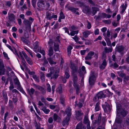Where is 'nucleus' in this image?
I'll list each match as a JSON object with an SVG mask.
<instances>
[{
  "label": "nucleus",
  "instance_id": "052dcab7",
  "mask_svg": "<svg viewBox=\"0 0 129 129\" xmlns=\"http://www.w3.org/2000/svg\"><path fill=\"white\" fill-rule=\"evenodd\" d=\"M24 49L29 54L31 55V56L32 57H33V53L32 52V51L31 50H28L25 48H24Z\"/></svg>",
  "mask_w": 129,
  "mask_h": 129
},
{
  "label": "nucleus",
  "instance_id": "9b49d317",
  "mask_svg": "<svg viewBox=\"0 0 129 129\" xmlns=\"http://www.w3.org/2000/svg\"><path fill=\"white\" fill-rule=\"evenodd\" d=\"M124 47L122 45L117 46L115 48V51L121 53V55H123V52L124 51Z\"/></svg>",
  "mask_w": 129,
  "mask_h": 129
},
{
  "label": "nucleus",
  "instance_id": "ddd939ff",
  "mask_svg": "<svg viewBox=\"0 0 129 129\" xmlns=\"http://www.w3.org/2000/svg\"><path fill=\"white\" fill-rule=\"evenodd\" d=\"M41 92L42 94L44 95L46 93V89L42 86L39 85H37L36 84L34 85Z\"/></svg>",
  "mask_w": 129,
  "mask_h": 129
},
{
  "label": "nucleus",
  "instance_id": "e433bc0d",
  "mask_svg": "<svg viewBox=\"0 0 129 129\" xmlns=\"http://www.w3.org/2000/svg\"><path fill=\"white\" fill-rule=\"evenodd\" d=\"M48 61H49V63L50 64H55L56 62H54L53 60V59L51 57H49L47 58Z\"/></svg>",
  "mask_w": 129,
  "mask_h": 129
},
{
  "label": "nucleus",
  "instance_id": "338daca9",
  "mask_svg": "<svg viewBox=\"0 0 129 129\" xmlns=\"http://www.w3.org/2000/svg\"><path fill=\"white\" fill-rule=\"evenodd\" d=\"M113 66L114 68H118V65L115 62L113 64H112L111 66Z\"/></svg>",
  "mask_w": 129,
  "mask_h": 129
},
{
  "label": "nucleus",
  "instance_id": "f257e3e1",
  "mask_svg": "<svg viewBox=\"0 0 129 129\" xmlns=\"http://www.w3.org/2000/svg\"><path fill=\"white\" fill-rule=\"evenodd\" d=\"M49 70L50 72L47 74V77L49 78L50 77L51 79H56L59 76V70L57 69L55 71L54 67L50 68Z\"/></svg>",
  "mask_w": 129,
  "mask_h": 129
},
{
  "label": "nucleus",
  "instance_id": "c85d7f7f",
  "mask_svg": "<svg viewBox=\"0 0 129 129\" xmlns=\"http://www.w3.org/2000/svg\"><path fill=\"white\" fill-rule=\"evenodd\" d=\"M74 87L76 89V93L77 94H78L80 92V86L79 85H73Z\"/></svg>",
  "mask_w": 129,
  "mask_h": 129
},
{
  "label": "nucleus",
  "instance_id": "0e129e2a",
  "mask_svg": "<svg viewBox=\"0 0 129 129\" xmlns=\"http://www.w3.org/2000/svg\"><path fill=\"white\" fill-rule=\"evenodd\" d=\"M11 85L9 86V88L10 90H12L14 88V87L13 83H11Z\"/></svg>",
  "mask_w": 129,
  "mask_h": 129
},
{
  "label": "nucleus",
  "instance_id": "9d476101",
  "mask_svg": "<svg viewBox=\"0 0 129 129\" xmlns=\"http://www.w3.org/2000/svg\"><path fill=\"white\" fill-rule=\"evenodd\" d=\"M95 81V77L93 74L90 75L89 78V85L92 86L94 84Z\"/></svg>",
  "mask_w": 129,
  "mask_h": 129
},
{
  "label": "nucleus",
  "instance_id": "3c124183",
  "mask_svg": "<svg viewBox=\"0 0 129 129\" xmlns=\"http://www.w3.org/2000/svg\"><path fill=\"white\" fill-rule=\"evenodd\" d=\"M50 4H51V3H50L47 1L46 2L45 4V9H48L50 6Z\"/></svg>",
  "mask_w": 129,
  "mask_h": 129
},
{
  "label": "nucleus",
  "instance_id": "c9c22d12",
  "mask_svg": "<svg viewBox=\"0 0 129 129\" xmlns=\"http://www.w3.org/2000/svg\"><path fill=\"white\" fill-rule=\"evenodd\" d=\"M83 123L85 124L90 123V122L88 119V117L86 116H85L84 119Z\"/></svg>",
  "mask_w": 129,
  "mask_h": 129
},
{
  "label": "nucleus",
  "instance_id": "39448f33",
  "mask_svg": "<svg viewBox=\"0 0 129 129\" xmlns=\"http://www.w3.org/2000/svg\"><path fill=\"white\" fill-rule=\"evenodd\" d=\"M76 117L77 119L79 120L80 121L82 119L83 113L80 110L76 111Z\"/></svg>",
  "mask_w": 129,
  "mask_h": 129
},
{
  "label": "nucleus",
  "instance_id": "6e6552de",
  "mask_svg": "<svg viewBox=\"0 0 129 129\" xmlns=\"http://www.w3.org/2000/svg\"><path fill=\"white\" fill-rule=\"evenodd\" d=\"M8 21L13 23H15V16L13 13L8 14Z\"/></svg>",
  "mask_w": 129,
  "mask_h": 129
},
{
  "label": "nucleus",
  "instance_id": "f704fd0d",
  "mask_svg": "<svg viewBox=\"0 0 129 129\" xmlns=\"http://www.w3.org/2000/svg\"><path fill=\"white\" fill-rule=\"evenodd\" d=\"M105 40L106 41L107 45L108 46H111V43L109 38H104Z\"/></svg>",
  "mask_w": 129,
  "mask_h": 129
},
{
  "label": "nucleus",
  "instance_id": "0eeeda50",
  "mask_svg": "<svg viewBox=\"0 0 129 129\" xmlns=\"http://www.w3.org/2000/svg\"><path fill=\"white\" fill-rule=\"evenodd\" d=\"M37 5L38 7L41 9H45V2L44 0H39Z\"/></svg>",
  "mask_w": 129,
  "mask_h": 129
},
{
  "label": "nucleus",
  "instance_id": "864d4df0",
  "mask_svg": "<svg viewBox=\"0 0 129 129\" xmlns=\"http://www.w3.org/2000/svg\"><path fill=\"white\" fill-rule=\"evenodd\" d=\"M33 78L35 79V81L37 82H39V77H37L36 75H33Z\"/></svg>",
  "mask_w": 129,
  "mask_h": 129
},
{
  "label": "nucleus",
  "instance_id": "69168bd1",
  "mask_svg": "<svg viewBox=\"0 0 129 129\" xmlns=\"http://www.w3.org/2000/svg\"><path fill=\"white\" fill-rule=\"evenodd\" d=\"M129 80V76H125L123 78V81H126Z\"/></svg>",
  "mask_w": 129,
  "mask_h": 129
},
{
  "label": "nucleus",
  "instance_id": "393cba45",
  "mask_svg": "<svg viewBox=\"0 0 129 129\" xmlns=\"http://www.w3.org/2000/svg\"><path fill=\"white\" fill-rule=\"evenodd\" d=\"M92 15L93 16L95 15L97 12L99 10V9L97 7H92Z\"/></svg>",
  "mask_w": 129,
  "mask_h": 129
},
{
  "label": "nucleus",
  "instance_id": "dca6fc26",
  "mask_svg": "<svg viewBox=\"0 0 129 129\" xmlns=\"http://www.w3.org/2000/svg\"><path fill=\"white\" fill-rule=\"evenodd\" d=\"M94 53L93 51L90 52L85 57V59L87 60L91 59L92 58V56L94 54Z\"/></svg>",
  "mask_w": 129,
  "mask_h": 129
},
{
  "label": "nucleus",
  "instance_id": "6e6d98bb",
  "mask_svg": "<svg viewBox=\"0 0 129 129\" xmlns=\"http://www.w3.org/2000/svg\"><path fill=\"white\" fill-rule=\"evenodd\" d=\"M101 115L100 114H99L98 117V120L97 121V123L99 125L100 124V123L101 122Z\"/></svg>",
  "mask_w": 129,
  "mask_h": 129
},
{
  "label": "nucleus",
  "instance_id": "f3484780",
  "mask_svg": "<svg viewBox=\"0 0 129 129\" xmlns=\"http://www.w3.org/2000/svg\"><path fill=\"white\" fill-rule=\"evenodd\" d=\"M73 76V81L74 83L73 85H78L77 83V82L78 80V78L77 75L75 74H71Z\"/></svg>",
  "mask_w": 129,
  "mask_h": 129
},
{
  "label": "nucleus",
  "instance_id": "473e14b6",
  "mask_svg": "<svg viewBox=\"0 0 129 129\" xmlns=\"http://www.w3.org/2000/svg\"><path fill=\"white\" fill-rule=\"evenodd\" d=\"M122 119L120 116L116 117L115 119V122L118 123L120 124L121 123Z\"/></svg>",
  "mask_w": 129,
  "mask_h": 129
},
{
  "label": "nucleus",
  "instance_id": "a19ab883",
  "mask_svg": "<svg viewBox=\"0 0 129 129\" xmlns=\"http://www.w3.org/2000/svg\"><path fill=\"white\" fill-rule=\"evenodd\" d=\"M34 50L35 52H36V49L38 47V42H36L34 43Z\"/></svg>",
  "mask_w": 129,
  "mask_h": 129
},
{
  "label": "nucleus",
  "instance_id": "c03bdc74",
  "mask_svg": "<svg viewBox=\"0 0 129 129\" xmlns=\"http://www.w3.org/2000/svg\"><path fill=\"white\" fill-rule=\"evenodd\" d=\"M117 74L119 75L120 77H123L126 76L125 74L124 73H122L120 72H118Z\"/></svg>",
  "mask_w": 129,
  "mask_h": 129
},
{
  "label": "nucleus",
  "instance_id": "aec40b11",
  "mask_svg": "<svg viewBox=\"0 0 129 129\" xmlns=\"http://www.w3.org/2000/svg\"><path fill=\"white\" fill-rule=\"evenodd\" d=\"M70 118L69 117L67 116L66 118H64L63 120L62 123L63 126L66 125H68L69 124L68 122L69 121Z\"/></svg>",
  "mask_w": 129,
  "mask_h": 129
},
{
  "label": "nucleus",
  "instance_id": "5701e85b",
  "mask_svg": "<svg viewBox=\"0 0 129 129\" xmlns=\"http://www.w3.org/2000/svg\"><path fill=\"white\" fill-rule=\"evenodd\" d=\"M105 38H110L111 35L110 31L109 29L107 30L106 33H104L103 34Z\"/></svg>",
  "mask_w": 129,
  "mask_h": 129
},
{
  "label": "nucleus",
  "instance_id": "6ab92c4d",
  "mask_svg": "<svg viewBox=\"0 0 129 129\" xmlns=\"http://www.w3.org/2000/svg\"><path fill=\"white\" fill-rule=\"evenodd\" d=\"M75 129H86V127L81 122L79 123L77 125Z\"/></svg>",
  "mask_w": 129,
  "mask_h": 129
},
{
  "label": "nucleus",
  "instance_id": "4d7b16f0",
  "mask_svg": "<svg viewBox=\"0 0 129 129\" xmlns=\"http://www.w3.org/2000/svg\"><path fill=\"white\" fill-rule=\"evenodd\" d=\"M103 21L104 23L107 24H110L111 23V21L110 20H103Z\"/></svg>",
  "mask_w": 129,
  "mask_h": 129
},
{
  "label": "nucleus",
  "instance_id": "8fccbe9b",
  "mask_svg": "<svg viewBox=\"0 0 129 129\" xmlns=\"http://www.w3.org/2000/svg\"><path fill=\"white\" fill-rule=\"evenodd\" d=\"M44 112L46 114H48L50 110L48 109H46L44 107L42 109Z\"/></svg>",
  "mask_w": 129,
  "mask_h": 129
},
{
  "label": "nucleus",
  "instance_id": "7c9ffc66",
  "mask_svg": "<svg viewBox=\"0 0 129 129\" xmlns=\"http://www.w3.org/2000/svg\"><path fill=\"white\" fill-rule=\"evenodd\" d=\"M53 50L52 47H50L49 48L48 51V55L50 57L53 54Z\"/></svg>",
  "mask_w": 129,
  "mask_h": 129
},
{
  "label": "nucleus",
  "instance_id": "a18cd8bd",
  "mask_svg": "<svg viewBox=\"0 0 129 129\" xmlns=\"http://www.w3.org/2000/svg\"><path fill=\"white\" fill-rule=\"evenodd\" d=\"M54 50L55 52L59 50V46L58 45L55 44H54Z\"/></svg>",
  "mask_w": 129,
  "mask_h": 129
},
{
  "label": "nucleus",
  "instance_id": "423d86ee",
  "mask_svg": "<svg viewBox=\"0 0 129 129\" xmlns=\"http://www.w3.org/2000/svg\"><path fill=\"white\" fill-rule=\"evenodd\" d=\"M102 107L105 112L109 113L110 112L111 110V107L107 102H105V104L102 106Z\"/></svg>",
  "mask_w": 129,
  "mask_h": 129
},
{
  "label": "nucleus",
  "instance_id": "4c0bfd02",
  "mask_svg": "<svg viewBox=\"0 0 129 129\" xmlns=\"http://www.w3.org/2000/svg\"><path fill=\"white\" fill-rule=\"evenodd\" d=\"M68 9L69 10H71L73 12L75 13L76 11L78 10V9H76L73 7L69 6L68 7Z\"/></svg>",
  "mask_w": 129,
  "mask_h": 129
},
{
  "label": "nucleus",
  "instance_id": "09e8293b",
  "mask_svg": "<svg viewBox=\"0 0 129 129\" xmlns=\"http://www.w3.org/2000/svg\"><path fill=\"white\" fill-rule=\"evenodd\" d=\"M76 3H77V4L79 5V6L81 7H83L84 6V4L82 2L80 1H76Z\"/></svg>",
  "mask_w": 129,
  "mask_h": 129
},
{
  "label": "nucleus",
  "instance_id": "774afa93",
  "mask_svg": "<svg viewBox=\"0 0 129 129\" xmlns=\"http://www.w3.org/2000/svg\"><path fill=\"white\" fill-rule=\"evenodd\" d=\"M58 117V115L56 114H54L53 115V119L54 120L56 121Z\"/></svg>",
  "mask_w": 129,
  "mask_h": 129
},
{
  "label": "nucleus",
  "instance_id": "58836bf2",
  "mask_svg": "<svg viewBox=\"0 0 129 129\" xmlns=\"http://www.w3.org/2000/svg\"><path fill=\"white\" fill-rule=\"evenodd\" d=\"M99 105L100 103L99 102H98L96 104L95 107V110L96 111H98L100 109Z\"/></svg>",
  "mask_w": 129,
  "mask_h": 129
},
{
  "label": "nucleus",
  "instance_id": "13d9d810",
  "mask_svg": "<svg viewBox=\"0 0 129 129\" xmlns=\"http://www.w3.org/2000/svg\"><path fill=\"white\" fill-rule=\"evenodd\" d=\"M47 90L49 92H50L51 91V89L50 85L49 84H47Z\"/></svg>",
  "mask_w": 129,
  "mask_h": 129
},
{
  "label": "nucleus",
  "instance_id": "de8ad7c7",
  "mask_svg": "<svg viewBox=\"0 0 129 129\" xmlns=\"http://www.w3.org/2000/svg\"><path fill=\"white\" fill-rule=\"evenodd\" d=\"M43 65L45 67H46L47 66L49 65V64L48 61L46 59H44Z\"/></svg>",
  "mask_w": 129,
  "mask_h": 129
},
{
  "label": "nucleus",
  "instance_id": "7ed1b4c3",
  "mask_svg": "<svg viewBox=\"0 0 129 129\" xmlns=\"http://www.w3.org/2000/svg\"><path fill=\"white\" fill-rule=\"evenodd\" d=\"M70 67L72 70L71 74H75L77 72L78 67L76 64H75L71 60L70 61Z\"/></svg>",
  "mask_w": 129,
  "mask_h": 129
},
{
  "label": "nucleus",
  "instance_id": "c756f323",
  "mask_svg": "<svg viewBox=\"0 0 129 129\" xmlns=\"http://www.w3.org/2000/svg\"><path fill=\"white\" fill-rule=\"evenodd\" d=\"M127 6V4L126 2L125 3V5L123 4L121 6V7L122 9L121 12V13H123L125 11Z\"/></svg>",
  "mask_w": 129,
  "mask_h": 129
},
{
  "label": "nucleus",
  "instance_id": "49530a36",
  "mask_svg": "<svg viewBox=\"0 0 129 129\" xmlns=\"http://www.w3.org/2000/svg\"><path fill=\"white\" fill-rule=\"evenodd\" d=\"M57 92H58L60 94H61L62 92V87L61 86H60L58 87L57 89Z\"/></svg>",
  "mask_w": 129,
  "mask_h": 129
},
{
  "label": "nucleus",
  "instance_id": "79ce46f5",
  "mask_svg": "<svg viewBox=\"0 0 129 129\" xmlns=\"http://www.w3.org/2000/svg\"><path fill=\"white\" fill-rule=\"evenodd\" d=\"M21 39L22 42L26 44H28L29 41L23 37H21Z\"/></svg>",
  "mask_w": 129,
  "mask_h": 129
},
{
  "label": "nucleus",
  "instance_id": "f8f14e48",
  "mask_svg": "<svg viewBox=\"0 0 129 129\" xmlns=\"http://www.w3.org/2000/svg\"><path fill=\"white\" fill-rule=\"evenodd\" d=\"M22 53L27 63L30 65L32 64L33 62L31 58L27 56L26 54L24 51H22Z\"/></svg>",
  "mask_w": 129,
  "mask_h": 129
},
{
  "label": "nucleus",
  "instance_id": "37998d69",
  "mask_svg": "<svg viewBox=\"0 0 129 129\" xmlns=\"http://www.w3.org/2000/svg\"><path fill=\"white\" fill-rule=\"evenodd\" d=\"M117 116H118V114H119V112L120 111L121 109H122L121 108V107L120 105H119V106L117 105Z\"/></svg>",
  "mask_w": 129,
  "mask_h": 129
},
{
  "label": "nucleus",
  "instance_id": "bf43d9fd",
  "mask_svg": "<svg viewBox=\"0 0 129 129\" xmlns=\"http://www.w3.org/2000/svg\"><path fill=\"white\" fill-rule=\"evenodd\" d=\"M37 0H32V3L33 6L34 8L36 7V1Z\"/></svg>",
  "mask_w": 129,
  "mask_h": 129
},
{
  "label": "nucleus",
  "instance_id": "2eb2a0df",
  "mask_svg": "<svg viewBox=\"0 0 129 129\" xmlns=\"http://www.w3.org/2000/svg\"><path fill=\"white\" fill-rule=\"evenodd\" d=\"M14 82L15 84L16 85L17 87L19 88H20V91L22 92H24L22 89L21 88V86L19 80L17 78L14 79Z\"/></svg>",
  "mask_w": 129,
  "mask_h": 129
},
{
  "label": "nucleus",
  "instance_id": "ea45409f",
  "mask_svg": "<svg viewBox=\"0 0 129 129\" xmlns=\"http://www.w3.org/2000/svg\"><path fill=\"white\" fill-rule=\"evenodd\" d=\"M72 49V47L71 46H69L67 48V50L69 56L71 54V50Z\"/></svg>",
  "mask_w": 129,
  "mask_h": 129
},
{
  "label": "nucleus",
  "instance_id": "e2e57ef3",
  "mask_svg": "<svg viewBox=\"0 0 129 129\" xmlns=\"http://www.w3.org/2000/svg\"><path fill=\"white\" fill-rule=\"evenodd\" d=\"M48 43L50 47H52V46L53 45L52 40L51 39H50L49 41L48 42Z\"/></svg>",
  "mask_w": 129,
  "mask_h": 129
},
{
  "label": "nucleus",
  "instance_id": "20e7f679",
  "mask_svg": "<svg viewBox=\"0 0 129 129\" xmlns=\"http://www.w3.org/2000/svg\"><path fill=\"white\" fill-rule=\"evenodd\" d=\"M23 22L26 26L25 30L26 31L28 30L30 31L31 30V24L32 23V22L26 19L24 20Z\"/></svg>",
  "mask_w": 129,
  "mask_h": 129
},
{
  "label": "nucleus",
  "instance_id": "603ef678",
  "mask_svg": "<svg viewBox=\"0 0 129 129\" xmlns=\"http://www.w3.org/2000/svg\"><path fill=\"white\" fill-rule=\"evenodd\" d=\"M41 78L43 81H44L45 80V76L44 74L42 72H40Z\"/></svg>",
  "mask_w": 129,
  "mask_h": 129
},
{
  "label": "nucleus",
  "instance_id": "a211bd4d",
  "mask_svg": "<svg viewBox=\"0 0 129 129\" xmlns=\"http://www.w3.org/2000/svg\"><path fill=\"white\" fill-rule=\"evenodd\" d=\"M71 109L69 106H68L65 111V112L66 114H67V116L69 117H71L72 113L71 112Z\"/></svg>",
  "mask_w": 129,
  "mask_h": 129
},
{
  "label": "nucleus",
  "instance_id": "f03ea898",
  "mask_svg": "<svg viewBox=\"0 0 129 129\" xmlns=\"http://www.w3.org/2000/svg\"><path fill=\"white\" fill-rule=\"evenodd\" d=\"M46 17L47 20H50L53 18H57V16L54 14V13H52L51 11H47L46 13Z\"/></svg>",
  "mask_w": 129,
  "mask_h": 129
},
{
  "label": "nucleus",
  "instance_id": "b1692460",
  "mask_svg": "<svg viewBox=\"0 0 129 129\" xmlns=\"http://www.w3.org/2000/svg\"><path fill=\"white\" fill-rule=\"evenodd\" d=\"M2 95L4 97L5 101V103L7 104L8 101V98L7 93L6 91H3L2 92Z\"/></svg>",
  "mask_w": 129,
  "mask_h": 129
},
{
  "label": "nucleus",
  "instance_id": "bb28decb",
  "mask_svg": "<svg viewBox=\"0 0 129 129\" xmlns=\"http://www.w3.org/2000/svg\"><path fill=\"white\" fill-rule=\"evenodd\" d=\"M104 51L106 53H109L112 52V48L111 46V47L108 48L107 47H105L104 48Z\"/></svg>",
  "mask_w": 129,
  "mask_h": 129
},
{
  "label": "nucleus",
  "instance_id": "4468645a",
  "mask_svg": "<svg viewBox=\"0 0 129 129\" xmlns=\"http://www.w3.org/2000/svg\"><path fill=\"white\" fill-rule=\"evenodd\" d=\"M27 91L28 94L31 97H32L33 95L35 93L38 92L37 91H35V90L33 88H31L30 89H27Z\"/></svg>",
  "mask_w": 129,
  "mask_h": 129
},
{
  "label": "nucleus",
  "instance_id": "5fc2aeb1",
  "mask_svg": "<svg viewBox=\"0 0 129 129\" xmlns=\"http://www.w3.org/2000/svg\"><path fill=\"white\" fill-rule=\"evenodd\" d=\"M65 16L62 11L60 13V16L59 17L61 19H64L65 18Z\"/></svg>",
  "mask_w": 129,
  "mask_h": 129
},
{
  "label": "nucleus",
  "instance_id": "412c9836",
  "mask_svg": "<svg viewBox=\"0 0 129 129\" xmlns=\"http://www.w3.org/2000/svg\"><path fill=\"white\" fill-rule=\"evenodd\" d=\"M83 12L85 13H88L91 14V13L90 11V9L88 6H86L84 7L83 10Z\"/></svg>",
  "mask_w": 129,
  "mask_h": 129
},
{
  "label": "nucleus",
  "instance_id": "4be33fe9",
  "mask_svg": "<svg viewBox=\"0 0 129 129\" xmlns=\"http://www.w3.org/2000/svg\"><path fill=\"white\" fill-rule=\"evenodd\" d=\"M107 62L105 59H104L101 65L99 67L101 69H104L107 65Z\"/></svg>",
  "mask_w": 129,
  "mask_h": 129
},
{
  "label": "nucleus",
  "instance_id": "680f3d73",
  "mask_svg": "<svg viewBox=\"0 0 129 129\" xmlns=\"http://www.w3.org/2000/svg\"><path fill=\"white\" fill-rule=\"evenodd\" d=\"M99 99V98L98 97V95L96 94V95L94 98L93 100L95 102H96L98 101Z\"/></svg>",
  "mask_w": 129,
  "mask_h": 129
},
{
  "label": "nucleus",
  "instance_id": "1a4fd4ad",
  "mask_svg": "<svg viewBox=\"0 0 129 129\" xmlns=\"http://www.w3.org/2000/svg\"><path fill=\"white\" fill-rule=\"evenodd\" d=\"M5 66L3 61H0V75H4L6 72V69L4 68Z\"/></svg>",
  "mask_w": 129,
  "mask_h": 129
},
{
  "label": "nucleus",
  "instance_id": "72a5a7b5",
  "mask_svg": "<svg viewBox=\"0 0 129 129\" xmlns=\"http://www.w3.org/2000/svg\"><path fill=\"white\" fill-rule=\"evenodd\" d=\"M69 68H67L65 72V75L66 76V78L67 79H68L69 78L70 76V75L69 74Z\"/></svg>",
  "mask_w": 129,
  "mask_h": 129
},
{
  "label": "nucleus",
  "instance_id": "2f4dec72",
  "mask_svg": "<svg viewBox=\"0 0 129 129\" xmlns=\"http://www.w3.org/2000/svg\"><path fill=\"white\" fill-rule=\"evenodd\" d=\"M90 34V32L88 31H85L83 33V35L84 37L86 38Z\"/></svg>",
  "mask_w": 129,
  "mask_h": 129
},
{
  "label": "nucleus",
  "instance_id": "cd10ccee",
  "mask_svg": "<svg viewBox=\"0 0 129 129\" xmlns=\"http://www.w3.org/2000/svg\"><path fill=\"white\" fill-rule=\"evenodd\" d=\"M120 113L121 114L123 117L125 116L127 114L126 111L123 109H121L119 113Z\"/></svg>",
  "mask_w": 129,
  "mask_h": 129
},
{
  "label": "nucleus",
  "instance_id": "a878e982",
  "mask_svg": "<svg viewBox=\"0 0 129 129\" xmlns=\"http://www.w3.org/2000/svg\"><path fill=\"white\" fill-rule=\"evenodd\" d=\"M97 95L99 99H101L102 98H104L105 97V95L104 94L102 91H101L99 92Z\"/></svg>",
  "mask_w": 129,
  "mask_h": 129
}]
</instances>
